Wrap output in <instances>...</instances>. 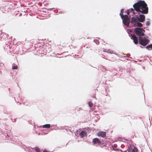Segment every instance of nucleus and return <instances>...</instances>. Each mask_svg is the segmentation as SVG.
Here are the masks:
<instances>
[{"label": "nucleus", "instance_id": "1", "mask_svg": "<svg viewBox=\"0 0 152 152\" xmlns=\"http://www.w3.org/2000/svg\"><path fill=\"white\" fill-rule=\"evenodd\" d=\"M135 10L137 12H141L143 14H147L148 8L147 4L144 1H139L133 5Z\"/></svg>", "mask_w": 152, "mask_h": 152}, {"label": "nucleus", "instance_id": "2", "mask_svg": "<svg viewBox=\"0 0 152 152\" xmlns=\"http://www.w3.org/2000/svg\"><path fill=\"white\" fill-rule=\"evenodd\" d=\"M134 31L135 34L139 37L145 35L144 32H145V31L142 28H136L134 29Z\"/></svg>", "mask_w": 152, "mask_h": 152}, {"label": "nucleus", "instance_id": "3", "mask_svg": "<svg viewBox=\"0 0 152 152\" xmlns=\"http://www.w3.org/2000/svg\"><path fill=\"white\" fill-rule=\"evenodd\" d=\"M148 39L143 38L141 37H139V43L141 45L145 46L149 42Z\"/></svg>", "mask_w": 152, "mask_h": 152}, {"label": "nucleus", "instance_id": "4", "mask_svg": "<svg viewBox=\"0 0 152 152\" xmlns=\"http://www.w3.org/2000/svg\"><path fill=\"white\" fill-rule=\"evenodd\" d=\"M122 19H123V23L127 26H129V25L130 20L128 16L125 15L124 17H123V18Z\"/></svg>", "mask_w": 152, "mask_h": 152}, {"label": "nucleus", "instance_id": "5", "mask_svg": "<svg viewBox=\"0 0 152 152\" xmlns=\"http://www.w3.org/2000/svg\"><path fill=\"white\" fill-rule=\"evenodd\" d=\"M131 35L134 44H137L138 43V38L134 34H131Z\"/></svg>", "mask_w": 152, "mask_h": 152}, {"label": "nucleus", "instance_id": "6", "mask_svg": "<svg viewBox=\"0 0 152 152\" xmlns=\"http://www.w3.org/2000/svg\"><path fill=\"white\" fill-rule=\"evenodd\" d=\"M140 18L138 19V20L140 22H143L145 20V16L144 15H139Z\"/></svg>", "mask_w": 152, "mask_h": 152}, {"label": "nucleus", "instance_id": "7", "mask_svg": "<svg viewBox=\"0 0 152 152\" xmlns=\"http://www.w3.org/2000/svg\"><path fill=\"white\" fill-rule=\"evenodd\" d=\"M138 20V19L134 17H133L132 18L131 23H133L134 25H135L137 23Z\"/></svg>", "mask_w": 152, "mask_h": 152}, {"label": "nucleus", "instance_id": "8", "mask_svg": "<svg viewBox=\"0 0 152 152\" xmlns=\"http://www.w3.org/2000/svg\"><path fill=\"white\" fill-rule=\"evenodd\" d=\"M98 135L99 136L104 137L106 136V133L103 132H99L98 133Z\"/></svg>", "mask_w": 152, "mask_h": 152}, {"label": "nucleus", "instance_id": "9", "mask_svg": "<svg viewBox=\"0 0 152 152\" xmlns=\"http://www.w3.org/2000/svg\"><path fill=\"white\" fill-rule=\"evenodd\" d=\"M45 49L46 50V51L48 52L49 53L51 51L52 49L51 48V47L50 45H49L48 46H46L45 48Z\"/></svg>", "mask_w": 152, "mask_h": 152}, {"label": "nucleus", "instance_id": "10", "mask_svg": "<svg viewBox=\"0 0 152 152\" xmlns=\"http://www.w3.org/2000/svg\"><path fill=\"white\" fill-rule=\"evenodd\" d=\"M93 141L94 143H99L100 144V141L97 138H95L94 139H93Z\"/></svg>", "mask_w": 152, "mask_h": 152}, {"label": "nucleus", "instance_id": "11", "mask_svg": "<svg viewBox=\"0 0 152 152\" xmlns=\"http://www.w3.org/2000/svg\"><path fill=\"white\" fill-rule=\"evenodd\" d=\"M137 149L136 148H134L133 149L130 148L129 149L128 151V152H137Z\"/></svg>", "mask_w": 152, "mask_h": 152}, {"label": "nucleus", "instance_id": "12", "mask_svg": "<svg viewBox=\"0 0 152 152\" xmlns=\"http://www.w3.org/2000/svg\"><path fill=\"white\" fill-rule=\"evenodd\" d=\"M80 136L81 137H84L86 135V132L84 131H82L80 134Z\"/></svg>", "mask_w": 152, "mask_h": 152}, {"label": "nucleus", "instance_id": "13", "mask_svg": "<svg viewBox=\"0 0 152 152\" xmlns=\"http://www.w3.org/2000/svg\"><path fill=\"white\" fill-rule=\"evenodd\" d=\"M146 48L149 50H150L152 49V44H151L147 46L146 47Z\"/></svg>", "mask_w": 152, "mask_h": 152}, {"label": "nucleus", "instance_id": "14", "mask_svg": "<svg viewBox=\"0 0 152 152\" xmlns=\"http://www.w3.org/2000/svg\"><path fill=\"white\" fill-rule=\"evenodd\" d=\"M50 125L49 124H46L43 126V128H50Z\"/></svg>", "mask_w": 152, "mask_h": 152}, {"label": "nucleus", "instance_id": "15", "mask_svg": "<svg viewBox=\"0 0 152 152\" xmlns=\"http://www.w3.org/2000/svg\"><path fill=\"white\" fill-rule=\"evenodd\" d=\"M136 24H137V26L138 27H141L142 26V24L141 23L137 22Z\"/></svg>", "mask_w": 152, "mask_h": 152}, {"label": "nucleus", "instance_id": "16", "mask_svg": "<svg viewBox=\"0 0 152 152\" xmlns=\"http://www.w3.org/2000/svg\"><path fill=\"white\" fill-rule=\"evenodd\" d=\"M18 67L16 65V66H13L12 67V69H18Z\"/></svg>", "mask_w": 152, "mask_h": 152}, {"label": "nucleus", "instance_id": "17", "mask_svg": "<svg viewBox=\"0 0 152 152\" xmlns=\"http://www.w3.org/2000/svg\"><path fill=\"white\" fill-rule=\"evenodd\" d=\"M35 151L34 152H40V150L38 148H36L35 149Z\"/></svg>", "mask_w": 152, "mask_h": 152}, {"label": "nucleus", "instance_id": "18", "mask_svg": "<svg viewBox=\"0 0 152 152\" xmlns=\"http://www.w3.org/2000/svg\"><path fill=\"white\" fill-rule=\"evenodd\" d=\"M120 15L121 16V18H123V17H124V15H123V13H120Z\"/></svg>", "mask_w": 152, "mask_h": 152}, {"label": "nucleus", "instance_id": "19", "mask_svg": "<svg viewBox=\"0 0 152 152\" xmlns=\"http://www.w3.org/2000/svg\"><path fill=\"white\" fill-rule=\"evenodd\" d=\"M150 24V23L149 21H147L146 22V24L147 26H148Z\"/></svg>", "mask_w": 152, "mask_h": 152}, {"label": "nucleus", "instance_id": "20", "mask_svg": "<svg viewBox=\"0 0 152 152\" xmlns=\"http://www.w3.org/2000/svg\"><path fill=\"white\" fill-rule=\"evenodd\" d=\"M88 105L90 107H91L92 105V104L91 102H89L88 103Z\"/></svg>", "mask_w": 152, "mask_h": 152}, {"label": "nucleus", "instance_id": "21", "mask_svg": "<svg viewBox=\"0 0 152 152\" xmlns=\"http://www.w3.org/2000/svg\"><path fill=\"white\" fill-rule=\"evenodd\" d=\"M109 53H113V51H110V52H109Z\"/></svg>", "mask_w": 152, "mask_h": 152}, {"label": "nucleus", "instance_id": "22", "mask_svg": "<svg viewBox=\"0 0 152 152\" xmlns=\"http://www.w3.org/2000/svg\"><path fill=\"white\" fill-rule=\"evenodd\" d=\"M121 13H123V10L122 9L121 10Z\"/></svg>", "mask_w": 152, "mask_h": 152}, {"label": "nucleus", "instance_id": "23", "mask_svg": "<svg viewBox=\"0 0 152 152\" xmlns=\"http://www.w3.org/2000/svg\"><path fill=\"white\" fill-rule=\"evenodd\" d=\"M43 152H48L46 150H44L43 151Z\"/></svg>", "mask_w": 152, "mask_h": 152}, {"label": "nucleus", "instance_id": "24", "mask_svg": "<svg viewBox=\"0 0 152 152\" xmlns=\"http://www.w3.org/2000/svg\"><path fill=\"white\" fill-rule=\"evenodd\" d=\"M131 10H132V11H134V10L133 8Z\"/></svg>", "mask_w": 152, "mask_h": 152}, {"label": "nucleus", "instance_id": "25", "mask_svg": "<svg viewBox=\"0 0 152 152\" xmlns=\"http://www.w3.org/2000/svg\"><path fill=\"white\" fill-rule=\"evenodd\" d=\"M129 12H128L127 13V14L129 15Z\"/></svg>", "mask_w": 152, "mask_h": 152}]
</instances>
